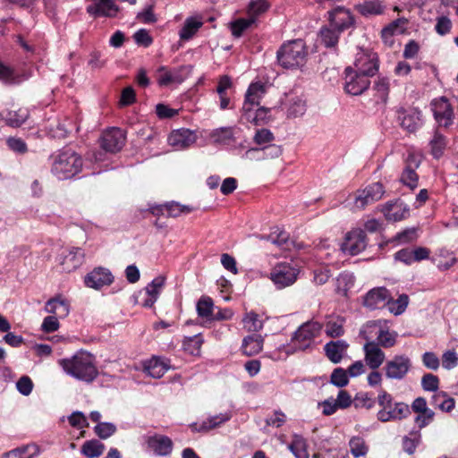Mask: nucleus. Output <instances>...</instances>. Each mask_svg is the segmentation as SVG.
<instances>
[{
	"mask_svg": "<svg viewBox=\"0 0 458 458\" xmlns=\"http://www.w3.org/2000/svg\"><path fill=\"white\" fill-rule=\"evenodd\" d=\"M58 364L67 375L86 383L93 382L98 376L96 358L85 351L77 352L71 358L61 359Z\"/></svg>",
	"mask_w": 458,
	"mask_h": 458,
	"instance_id": "f257e3e1",
	"label": "nucleus"
},
{
	"mask_svg": "<svg viewBox=\"0 0 458 458\" xmlns=\"http://www.w3.org/2000/svg\"><path fill=\"white\" fill-rule=\"evenodd\" d=\"M50 172L58 180H67L80 174L83 160L80 154L70 148L53 153L50 157Z\"/></svg>",
	"mask_w": 458,
	"mask_h": 458,
	"instance_id": "f03ea898",
	"label": "nucleus"
},
{
	"mask_svg": "<svg viewBox=\"0 0 458 458\" xmlns=\"http://www.w3.org/2000/svg\"><path fill=\"white\" fill-rule=\"evenodd\" d=\"M308 52L302 39H295L284 44L276 53L278 64L286 69H293L304 64Z\"/></svg>",
	"mask_w": 458,
	"mask_h": 458,
	"instance_id": "7ed1b4c3",
	"label": "nucleus"
},
{
	"mask_svg": "<svg viewBox=\"0 0 458 458\" xmlns=\"http://www.w3.org/2000/svg\"><path fill=\"white\" fill-rule=\"evenodd\" d=\"M323 325L318 321L310 320L301 325L292 336V344L295 351H305L311 348L315 339L320 335Z\"/></svg>",
	"mask_w": 458,
	"mask_h": 458,
	"instance_id": "20e7f679",
	"label": "nucleus"
},
{
	"mask_svg": "<svg viewBox=\"0 0 458 458\" xmlns=\"http://www.w3.org/2000/svg\"><path fill=\"white\" fill-rule=\"evenodd\" d=\"M411 360L405 354L394 355L385 366V375L388 379L403 380L411 369Z\"/></svg>",
	"mask_w": 458,
	"mask_h": 458,
	"instance_id": "39448f33",
	"label": "nucleus"
},
{
	"mask_svg": "<svg viewBox=\"0 0 458 458\" xmlns=\"http://www.w3.org/2000/svg\"><path fill=\"white\" fill-rule=\"evenodd\" d=\"M369 76L364 75L348 66L344 70V90L352 96L361 95L370 84Z\"/></svg>",
	"mask_w": 458,
	"mask_h": 458,
	"instance_id": "423d86ee",
	"label": "nucleus"
},
{
	"mask_svg": "<svg viewBox=\"0 0 458 458\" xmlns=\"http://www.w3.org/2000/svg\"><path fill=\"white\" fill-rule=\"evenodd\" d=\"M299 269L289 263L276 265L270 273V279L277 289L292 285L297 280Z\"/></svg>",
	"mask_w": 458,
	"mask_h": 458,
	"instance_id": "0eeeda50",
	"label": "nucleus"
},
{
	"mask_svg": "<svg viewBox=\"0 0 458 458\" xmlns=\"http://www.w3.org/2000/svg\"><path fill=\"white\" fill-rule=\"evenodd\" d=\"M367 247V237L365 231L354 229L349 232L342 244V250L352 256L358 255Z\"/></svg>",
	"mask_w": 458,
	"mask_h": 458,
	"instance_id": "6e6552de",
	"label": "nucleus"
},
{
	"mask_svg": "<svg viewBox=\"0 0 458 458\" xmlns=\"http://www.w3.org/2000/svg\"><path fill=\"white\" fill-rule=\"evenodd\" d=\"M330 26L344 32L354 26L355 19L349 9L343 6H337L327 12Z\"/></svg>",
	"mask_w": 458,
	"mask_h": 458,
	"instance_id": "1a4fd4ad",
	"label": "nucleus"
},
{
	"mask_svg": "<svg viewBox=\"0 0 458 458\" xmlns=\"http://www.w3.org/2000/svg\"><path fill=\"white\" fill-rule=\"evenodd\" d=\"M431 106L434 117L439 126L447 128L453 123L454 111L446 98L434 99Z\"/></svg>",
	"mask_w": 458,
	"mask_h": 458,
	"instance_id": "9d476101",
	"label": "nucleus"
},
{
	"mask_svg": "<svg viewBox=\"0 0 458 458\" xmlns=\"http://www.w3.org/2000/svg\"><path fill=\"white\" fill-rule=\"evenodd\" d=\"M385 193L384 186L380 182H375L358 192L355 198V207L362 209L366 206L381 199Z\"/></svg>",
	"mask_w": 458,
	"mask_h": 458,
	"instance_id": "9b49d317",
	"label": "nucleus"
},
{
	"mask_svg": "<svg viewBox=\"0 0 458 458\" xmlns=\"http://www.w3.org/2000/svg\"><path fill=\"white\" fill-rule=\"evenodd\" d=\"M352 67L364 75L369 77L374 76L378 71V60L377 54L372 52H360L357 54V57L354 61L353 66Z\"/></svg>",
	"mask_w": 458,
	"mask_h": 458,
	"instance_id": "f8f14e48",
	"label": "nucleus"
},
{
	"mask_svg": "<svg viewBox=\"0 0 458 458\" xmlns=\"http://www.w3.org/2000/svg\"><path fill=\"white\" fill-rule=\"evenodd\" d=\"M124 144L125 135L119 128H111L105 131L101 137V148L106 152H118L122 149Z\"/></svg>",
	"mask_w": 458,
	"mask_h": 458,
	"instance_id": "ddd939ff",
	"label": "nucleus"
},
{
	"mask_svg": "<svg viewBox=\"0 0 458 458\" xmlns=\"http://www.w3.org/2000/svg\"><path fill=\"white\" fill-rule=\"evenodd\" d=\"M114 281L111 271L107 268L98 267L86 275L84 283L86 286L98 290L106 285H110Z\"/></svg>",
	"mask_w": 458,
	"mask_h": 458,
	"instance_id": "4468645a",
	"label": "nucleus"
},
{
	"mask_svg": "<svg viewBox=\"0 0 458 458\" xmlns=\"http://www.w3.org/2000/svg\"><path fill=\"white\" fill-rule=\"evenodd\" d=\"M411 414V410L408 404L403 402L392 403L388 409L379 410L377 418L381 422H387L391 420H401L407 418Z\"/></svg>",
	"mask_w": 458,
	"mask_h": 458,
	"instance_id": "2eb2a0df",
	"label": "nucleus"
},
{
	"mask_svg": "<svg viewBox=\"0 0 458 458\" xmlns=\"http://www.w3.org/2000/svg\"><path fill=\"white\" fill-rule=\"evenodd\" d=\"M84 252L81 248H71L62 252L59 264L62 270L70 273L77 269L83 262Z\"/></svg>",
	"mask_w": 458,
	"mask_h": 458,
	"instance_id": "dca6fc26",
	"label": "nucleus"
},
{
	"mask_svg": "<svg viewBox=\"0 0 458 458\" xmlns=\"http://www.w3.org/2000/svg\"><path fill=\"white\" fill-rule=\"evenodd\" d=\"M388 290L385 287L373 288L363 298V305L369 310H376L390 304L391 300Z\"/></svg>",
	"mask_w": 458,
	"mask_h": 458,
	"instance_id": "f3484780",
	"label": "nucleus"
},
{
	"mask_svg": "<svg viewBox=\"0 0 458 458\" xmlns=\"http://www.w3.org/2000/svg\"><path fill=\"white\" fill-rule=\"evenodd\" d=\"M364 360L372 370L377 369L385 361V352L374 341H368L364 346Z\"/></svg>",
	"mask_w": 458,
	"mask_h": 458,
	"instance_id": "a211bd4d",
	"label": "nucleus"
},
{
	"mask_svg": "<svg viewBox=\"0 0 458 458\" xmlns=\"http://www.w3.org/2000/svg\"><path fill=\"white\" fill-rule=\"evenodd\" d=\"M266 86L262 82L251 83L245 94V99L242 107V112H249L250 109L259 106L261 98L266 94Z\"/></svg>",
	"mask_w": 458,
	"mask_h": 458,
	"instance_id": "6ab92c4d",
	"label": "nucleus"
},
{
	"mask_svg": "<svg viewBox=\"0 0 458 458\" xmlns=\"http://www.w3.org/2000/svg\"><path fill=\"white\" fill-rule=\"evenodd\" d=\"M148 447L157 456H167L173 451V441L164 435H154L147 439Z\"/></svg>",
	"mask_w": 458,
	"mask_h": 458,
	"instance_id": "aec40b11",
	"label": "nucleus"
},
{
	"mask_svg": "<svg viewBox=\"0 0 458 458\" xmlns=\"http://www.w3.org/2000/svg\"><path fill=\"white\" fill-rule=\"evenodd\" d=\"M119 12V7L114 0H96L88 5L87 13L92 16L114 17Z\"/></svg>",
	"mask_w": 458,
	"mask_h": 458,
	"instance_id": "412c9836",
	"label": "nucleus"
},
{
	"mask_svg": "<svg viewBox=\"0 0 458 458\" xmlns=\"http://www.w3.org/2000/svg\"><path fill=\"white\" fill-rule=\"evenodd\" d=\"M349 344L345 340H335L327 343L324 346V351L327 359L335 363H340L345 356Z\"/></svg>",
	"mask_w": 458,
	"mask_h": 458,
	"instance_id": "4be33fe9",
	"label": "nucleus"
},
{
	"mask_svg": "<svg viewBox=\"0 0 458 458\" xmlns=\"http://www.w3.org/2000/svg\"><path fill=\"white\" fill-rule=\"evenodd\" d=\"M196 141V135L189 129H179L173 131L169 137L168 142L171 146L177 148H185Z\"/></svg>",
	"mask_w": 458,
	"mask_h": 458,
	"instance_id": "5701e85b",
	"label": "nucleus"
},
{
	"mask_svg": "<svg viewBox=\"0 0 458 458\" xmlns=\"http://www.w3.org/2000/svg\"><path fill=\"white\" fill-rule=\"evenodd\" d=\"M398 118L401 126L410 132L415 131L422 125L421 112L415 108L400 111Z\"/></svg>",
	"mask_w": 458,
	"mask_h": 458,
	"instance_id": "b1692460",
	"label": "nucleus"
},
{
	"mask_svg": "<svg viewBox=\"0 0 458 458\" xmlns=\"http://www.w3.org/2000/svg\"><path fill=\"white\" fill-rule=\"evenodd\" d=\"M386 220L396 222L404 219L409 215V208L403 201L386 203L382 208Z\"/></svg>",
	"mask_w": 458,
	"mask_h": 458,
	"instance_id": "393cba45",
	"label": "nucleus"
},
{
	"mask_svg": "<svg viewBox=\"0 0 458 458\" xmlns=\"http://www.w3.org/2000/svg\"><path fill=\"white\" fill-rule=\"evenodd\" d=\"M270 109L261 106L258 109H250L249 112H242V120L254 125H261L266 123L269 118Z\"/></svg>",
	"mask_w": 458,
	"mask_h": 458,
	"instance_id": "a878e982",
	"label": "nucleus"
},
{
	"mask_svg": "<svg viewBox=\"0 0 458 458\" xmlns=\"http://www.w3.org/2000/svg\"><path fill=\"white\" fill-rule=\"evenodd\" d=\"M263 337L259 335H251L243 338L242 350L247 356L258 354L263 347Z\"/></svg>",
	"mask_w": 458,
	"mask_h": 458,
	"instance_id": "bb28decb",
	"label": "nucleus"
},
{
	"mask_svg": "<svg viewBox=\"0 0 458 458\" xmlns=\"http://www.w3.org/2000/svg\"><path fill=\"white\" fill-rule=\"evenodd\" d=\"M446 146V138L438 130H436L429 141L431 155L437 159L440 158L443 156Z\"/></svg>",
	"mask_w": 458,
	"mask_h": 458,
	"instance_id": "cd10ccee",
	"label": "nucleus"
},
{
	"mask_svg": "<svg viewBox=\"0 0 458 458\" xmlns=\"http://www.w3.org/2000/svg\"><path fill=\"white\" fill-rule=\"evenodd\" d=\"M421 442V433L420 430H411L409 435L402 439V447L404 453L409 455L416 452L417 447Z\"/></svg>",
	"mask_w": 458,
	"mask_h": 458,
	"instance_id": "c85d7f7f",
	"label": "nucleus"
},
{
	"mask_svg": "<svg viewBox=\"0 0 458 458\" xmlns=\"http://www.w3.org/2000/svg\"><path fill=\"white\" fill-rule=\"evenodd\" d=\"M203 25L201 20L194 17H189L185 20L182 28L179 31L180 38L182 40L191 39L199 28Z\"/></svg>",
	"mask_w": 458,
	"mask_h": 458,
	"instance_id": "c756f323",
	"label": "nucleus"
},
{
	"mask_svg": "<svg viewBox=\"0 0 458 458\" xmlns=\"http://www.w3.org/2000/svg\"><path fill=\"white\" fill-rule=\"evenodd\" d=\"M26 78L15 72V71L0 61V81L4 84H19Z\"/></svg>",
	"mask_w": 458,
	"mask_h": 458,
	"instance_id": "7c9ffc66",
	"label": "nucleus"
},
{
	"mask_svg": "<svg viewBox=\"0 0 458 458\" xmlns=\"http://www.w3.org/2000/svg\"><path fill=\"white\" fill-rule=\"evenodd\" d=\"M355 9L363 16L382 14L385 6L380 1H366L355 6Z\"/></svg>",
	"mask_w": 458,
	"mask_h": 458,
	"instance_id": "2f4dec72",
	"label": "nucleus"
},
{
	"mask_svg": "<svg viewBox=\"0 0 458 458\" xmlns=\"http://www.w3.org/2000/svg\"><path fill=\"white\" fill-rule=\"evenodd\" d=\"M307 447L306 439L300 435H293V440L288 446L296 458H310Z\"/></svg>",
	"mask_w": 458,
	"mask_h": 458,
	"instance_id": "473e14b6",
	"label": "nucleus"
},
{
	"mask_svg": "<svg viewBox=\"0 0 458 458\" xmlns=\"http://www.w3.org/2000/svg\"><path fill=\"white\" fill-rule=\"evenodd\" d=\"M341 33L334 27H323L319 31V37L326 47H334L337 45Z\"/></svg>",
	"mask_w": 458,
	"mask_h": 458,
	"instance_id": "72a5a7b5",
	"label": "nucleus"
},
{
	"mask_svg": "<svg viewBox=\"0 0 458 458\" xmlns=\"http://www.w3.org/2000/svg\"><path fill=\"white\" fill-rule=\"evenodd\" d=\"M105 450V445L97 439L86 441L81 446V454L87 458L99 457Z\"/></svg>",
	"mask_w": 458,
	"mask_h": 458,
	"instance_id": "f704fd0d",
	"label": "nucleus"
},
{
	"mask_svg": "<svg viewBox=\"0 0 458 458\" xmlns=\"http://www.w3.org/2000/svg\"><path fill=\"white\" fill-rule=\"evenodd\" d=\"M231 418V412H224L215 416H211L201 422L199 430L208 431L214 429L222 425L223 423L230 420Z\"/></svg>",
	"mask_w": 458,
	"mask_h": 458,
	"instance_id": "c9c22d12",
	"label": "nucleus"
},
{
	"mask_svg": "<svg viewBox=\"0 0 458 458\" xmlns=\"http://www.w3.org/2000/svg\"><path fill=\"white\" fill-rule=\"evenodd\" d=\"M38 452L37 445H28L6 453L4 458H34Z\"/></svg>",
	"mask_w": 458,
	"mask_h": 458,
	"instance_id": "e433bc0d",
	"label": "nucleus"
},
{
	"mask_svg": "<svg viewBox=\"0 0 458 458\" xmlns=\"http://www.w3.org/2000/svg\"><path fill=\"white\" fill-rule=\"evenodd\" d=\"M148 373L155 378H160L168 369L166 362L160 358H153L146 366Z\"/></svg>",
	"mask_w": 458,
	"mask_h": 458,
	"instance_id": "4c0bfd02",
	"label": "nucleus"
},
{
	"mask_svg": "<svg viewBox=\"0 0 458 458\" xmlns=\"http://www.w3.org/2000/svg\"><path fill=\"white\" fill-rule=\"evenodd\" d=\"M214 302L210 297L202 296L197 302V313L199 317L208 319L213 318Z\"/></svg>",
	"mask_w": 458,
	"mask_h": 458,
	"instance_id": "58836bf2",
	"label": "nucleus"
},
{
	"mask_svg": "<svg viewBox=\"0 0 458 458\" xmlns=\"http://www.w3.org/2000/svg\"><path fill=\"white\" fill-rule=\"evenodd\" d=\"M243 327L249 332H259L263 327V321L253 311L248 312L242 318Z\"/></svg>",
	"mask_w": 458,
	"mask_h": 458,
	"instance_id": "ea45409f",
	"label": "nucleus"
},
{
	"mask_svg": "<svg viewBox=\"0 0 458 458\" xmlns=\"http://www.w3.org/2000/svg\"><path fill=\"white\" fill-rule=\"evenodd\" d=\"M182 78L178 72L166 71L164 67L160 68L157 75V82L160 86H168L171 83H181Z\"/></svg>",
	"mask_w": 458,
	"mask_h": 458,
	"instance_id": "a19ab883",
	"label": "nucleus"
},
{
	"mask_svg": "<svg viewBox=\"0 0 458 458\" xmlns=\"http://www.w3.org/2000/svg\"><path fill=\"white\" fill-rule=\"evenodd\" d=\"M350 452L355 457H360L367 454L369 446L364 438L360 437H352L349 441Z\"/></svg>",
	"mask_w": 458,
	"mask_h": 458,
	"instance_id": "79ce46f5",
	"label": "nucleus"
},
{
	"mask_svg": "<svg viewBox=\"0 0 458 458\" xmlns=\"http://www.w3.org/2000/svg\"><path fill=\"white\" fill-rule=\"evenodd\" d=\"M58 309H63V316L69 314V305L65 301L60 298H52L47 301L45 310L47 313L56 316L59 313Z\"/></svg>",
	"mask_w": 458,
	"mask_h": 458,
	"instance_id": "37998d69",
	"label": "nucleus"
},
{
	"mask_svg": "<svg viewBox=\"0 0 458 458\" xmlns=\"http://www.w3.org/2000/svg\"><path fill=\"white\" fill-rule=\"evenodd\" d=\"M29 117L27 108H19L16 111H10L6 116L7 124L13 127L21 126Z\"/></svg>",
	"mask_w": 458,
	"mask_h": 458,
	"instance_id": "c03bdc74",
	"label": "nucleus"
},
{
	"mask_svg": "<svg viewBox=\"0 0 458 458\" xmlns=\"http://www.w3.org/2000/svg\"><path fill=\"white\" fill-rule=\"evenodd\" d=\"M203 344V339L200 335L186 337L183 340L182 346L185 352L191 355H199L200 347Z\"/></svg>",
	"mask_w": 458,
	"mask_h": 458,
	"instance_id": "a18cd8bd",
	"label": "nucleus"
},
{
	"mask_svg": "<svg viewBox=\"0 0 458 458\" xmlns=\"http://www.w3.org/2000/svg\"><path fill=\"white\" fill-rule=\"evenodd\" d=\"M330 383L337 387H344L349 383L347 371L343 368H335L330 376Z\"/></svg>",
	"mask_w": 458,
	"mask_h": 458,
	"instance_id": "49530a36",
	"label": "nucleus"
},
{
	"mask_svg": "<svg viewBox=\"0 0 458 458\" xmlns=\"http://www.w3.org/2000/svg\"><path fill=\"white\" fill-rule=\"evenodd\" d=\"M418 179L415 168L408 164L402 174L401 182L411 189H414L418 185Z\"/></svg>",
	"mask_w": 458,
	"mask_h": 458,
	"instance_id": "de8ad7c7",
	"label": "nucleus"
},
{
	"mask_svg": "<svg viewBox=\"0 0 458 458\" xmlns=\"http://www.w3.org/2000/svg\"><path fill=\"white\" fill-rule=\"evenodd\" d=\"M254 152H263L265 157H277L282 153V148L280 146L276 144H269L262 148H251L246 151V156H249Z\"/></svg>",
	"mask_w": 458,
	"mask_h": 458,
	"instance_id": "09e8293b",
	"label": "nucleus"
},
{
	"mask_svg": "<svg viewBox=\"0 0 458 458\" xmlns=\"http://www.w3.org/2000/svg\"><path fill=\"white\" fill-rule=\"evenodd\" d=\"M254 18L250 17L249 19H238L231 23V30L232 34L235 38H240L242 33L252 24L254 23Z\"/></svg>",
	"mask_w": 458,
	"mask_h": 458,
	"instance_id": "8fccbe9b",
	"label": "nucleus"
},
{
	"mask_svg": "<svg viewBox=\"0 0 458 458\" xmlns=\"http://www.w3.org/2000/svg\"><path fill=\"white\" fill-rule=\"evenodd\" d=\"M377 334V344L384 348H390L396 343L395 335L387 330L378 329Z\"/></svg>",
	"mask_w": 458,
	"mask_h": 458,
	"instance_id": "3c124183",
	"label": "nucleus"
},
{
	"mask_svg": "<svg viewBox=\"0 0 458 458\" xmlns=\"http://www.w3.org/2000/svg\"><path fill=\"white\" fill-rule=\"evenodd\" d=\"M306 112V103L300 98H293L288 108V116L289 117H300L303 115Z\"/></svg>",
	"mask_w": 458,
	"mask_h": 458,
	"instance_id": "603ef678",
	"label": "nucleus"
},
{
	"mask_svg": "<svg viewBox=\"0 0 458 458\" xmlns=\"http://www.w3.org/2000/svg\"><path fill=\"white\" fill-rule=\"evenodd\" d=\"M95 433L101 439H106L116 431V427L111 422H99L94 428Z\"/></svg>",
	"mask_w": 458,
	"mask_h": 458,
	"instance_id": "864d4df0",
	"label": "nucleus"
},
{
	"mask_svg": "<svg viewBox=\"0 0 458 458\" xmlns=\"http://www.w3.org/2000/svg\"><path fill=\"white\" fill-rule=\"evenodd\" d=\"M421 387L424 391L437 392L439 388V378L437 376L427 373L421 377Z\"/></svg>",
	"mask_w": 458,
	"mask_h": 458,
	"instance_id": "5fc2aeb1",
	"label": "nucleus"
},
{
	"mask_svg": "<svg viewBox=\"0 0 458 458\" xmlns=\"http://www.w3.org/2000/svg\"><path fill=\"white\" fill-rule=\"evenodd\" d=\"M165 284V277L157 276L154 278L150 284H148L146 288V293L149 297H153L157 300L158 295L160 293V290Z\"/></svg>",
	"mask_w": 458,
	"mask_h": 458,
	"instance_id": "6e6d98bb",
	"label": "nucleus"
},
{
	"mask_svg": "<svg viewBox=\"0 0 458 458\" xmlns=\"http://www.w3.org/2000/svg\"><path fill=\"white\" fill-rule=\"evenodd\" d=\"M326 334L332 337H339L344 334L343 321L340 319L330 320L326 325Z\"/></svg>",
	"mask_w": 458,
	"mask_h": 458,
	"instance_id": "4d7b16f0",
	"label": "nucleus"
},
{
	"mask_svg": "<svg viewBox=\"0 0 458 458\" xmlns=\"http://www.w3.org/2000/svg\"><path fill=\"white\" fill-rule=\"evenodd\" d=\"M409 303V297L407 294H401L397 300L391 301H390V306L389 310L391 312H393L394 315H400L403 312H404L405 309L407 308Z\"/></svg>",
	"mask_w": 458,
	"mask_h": 458,
	"instance_id": "13d9d810",
	"label": "nucleus"
},
{
	"mask_svg": "<svg viewBox=\"0 0 458 458\" xmlns=\"http://www.w3.org/2000/svg\"><path fill=\"white\" fill-rule=\"evenodd\" d=\"M374 89L377 91L378 98L386 102L389 93V81L386 78H378L374 84Z\"/></svg>",
	"mask_w": 458,
	"mask_h": 458,
	"instance_id": "bf43d9fd",
	"label": "nucleus"
},
{
	"mask_svg": "<svg viewBox=\"0 0 458 458\" xmlns=\"http://www.w3.org/2000/svg\"><path fill=\"white\" fill-rule=\"evenodd\" d=\"M275 137H274V134L272 133V131L268 129H259V130H257L254 137H253V141L257 144V145H264V144H268L270 142H272L274 140Z\"/></svg>",
	"mask_w": 458,
	"mask_h": 458,
	"instance_id": "052dcab7",
	"label": "nucleus"
},
{
	"mask_svg": "<svg viewBox=\"0 0 458 458\" xmlns=\"http://www.w3.org/2000/svg\"><path fill=\"white\" fill-rule=\"evenodd\" d=\"M458 365V355L454 350H448L442 355V366L444 369L450 370Z\"/></svg>",
	"mask_w": 458,
	"mask_h": 458,
	"instance_id": "680f3d73",
	"label": "nucleus"
},
{
	"mask_svg": "<svg viewBox=\"0 0 458 458\" xmlns=\"http://www.w3.org/2000/svg\"><path fill=\"white\" fill-rule=\"evenodd\" d=\"M72 127L73 126L70 120L66 119L63 122H59L56 124L55 129L53 130V135H54V137L59 138V139L66 138L68 136V134L72 131Z\"/></svg>",
	"mask_w": 458,
	"mask_h": 458,
	"instance_id": "e2e57ef3",
	"label": "nucleus"
},
{
	"mask_svg": "<svg viewBox=\"0 0 458 458\" xmlns=\"http://www.w3.org/2000/svg\"><path fill=\"white\" fill-rule=\"evenodd\" d=\"M68 421L73 428H83L89 427V422L81 411H73L68 417Z\"/></svg>",
	"mask_w": 458,
	"mask_h": 458,
	"instance_id": "0e129e2a",
	"label": "nucleus"
},
{
	"mask_svg": "<svg viewBox=\"0 0 458 458\" xmlns=\"http://www.w3.org/2000/svg\"><path fill=\"white\" fill-rule=\"evenodd\" d=\"M268 6L266 0H253L250 3L248 11L250 15L253 17L265 13Z\"/></svg>",
	"mask_w": 458,
	"mask_h": 458,
	"instance_id": "69168bd1",
	"label": "nucleus"
},
{
	"mask_svg": "<svg viewBox=\"0 0 458 458\" xmlns=\"http://www.w3.org/2000/svg\"><path fill=\"white\" fill-rule=\"evenodd\" d=\"M376 401L369 397L368 394H359L354 398V406L356 408H365L370 410L375 406Z\"/></svg>",
	"mask_w": 458,
	"mask_h": 458,
	"instance_id": "338daca9",
	"label": "nucleus"
},
{
	"mask_svg": "<svg viewBox=\"0 0 458 458\" xmlns=\"http://www.w3.org/2000/svg\"><path fill=\"white\" fill-rule=\"evenodd\" d=\"M16 388L20 394L28 396L33 389V382L28 376H22L16 383Z\"/></svg>",
	"mask_w": 458,
	"mask_h": 458,
	"instance_id": "774afa93",
	"label": "nucleus"
}]
</instances>
